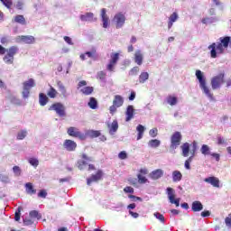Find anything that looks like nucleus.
Segmentation results:
<instances>
[{
	"instance_id": "5fc2aeb1",
	"label": "nucleus",
	"mask_w": 231,
	"mask_h": 231,
	"mask_svg": "<svg viewBox=\"0 0 231 231\" xmlns=\"http://www.w3.org/2000/svg\"><path fill=\"white\" fill-rule=\"evenodd\" d=\"M106 72L104 71H99L97 73V79H99V80H106Z\"/></svg>"
},
{
	"instance_id": "09e8293b",
	"label": "nucleus",
	"mask_w": 231,
	"mask_h": 231,
	"mask_svg": "<svg viewBox=\"0 0 231 231\" xmlns=\"http://www.w3.org/2000/svg\"><path fill=\"white\" fill-rule=\"evenodd\" d=\"M1 2L5 6H6V8H12V0H1Z\"/></svg>"
},
{
	"instance_id": "4c0bfd02",
	"label": "nucleus",
	"mask_w": 231,
	"mask_h": 231,
	"mask_svg": "<svg viewBox=\"0 0 231 231\" xmlns=\"http://www.w3.org/2000/svg\"><path fill=\"white\" fill-rule=\"evenodd\" d=\"M148 79H149V73H147V72H143L139 76V82L141 84H143V82H145V80H148Z\"/></svg>"
},
{
	"instance_id": "1a4fd4ad",
	"label": "nucleus",
	"mask_w": 231,
	"mask_h": 231,
	"mask_svg": "<svg viewBox=\"0 0 231 231\" xmlns=\"http://www.w3.org/2000/svg\"><path fill=\"white\" fill-rule=\"evenodd\" d=\"M114 21L117 29L122 28V26L125 24V15L122 13H118L115 15Z\"/></svg>"
},
{
	"instance_id": "c9c22d12",
	"label": "nucleus",
	"mask_w": 231,
	"mask_h": 231,
	"mask_svg": "<svg viewBox=\"0 0 231 231\" xmlns=\"http://www.w3.org/2000/svg\"><path fill=\"white\" fill-rule=\"evenodd\" d=\"M30 217H32L34 219H41L42 217V215L40 214L37 210H32L29 213Z\"/></svg>"
},
{
	"instance_id": "4be33fe9",
	"label": "nucleus",
	"mask_w": 231,
	"mask_h": 231,
	"mask_svg": "<svg viewBox=\"0 0 231 231\" xmlns=\"http://www.w3.org/2000/svg\"><path fill=\"white\" fill-rule=\"evenodd\" d=\"M110 134H115L118 131V121L114 120L111 125H108Z\"/></svg>"
},
{
	"instance_id": "72a5a7b5",
	"label": "nucleus",
	"mask_w": 231,
	"mask_h": 231,
	"mask_svg": "<svg viewBox=\"0 0 231 231\" xmlns=\"http://www.w3.org/2000/svg\"><path fill=\"white\" fill-rule=\"evenodd\" d=\"M19 51V48L17 46H12L8 49L7 54L11 55V57H14L17 52Z\"/></svg>"
},
{
	"instance_id": "8fccbe9b",
	"label": "nucleus",
	"mask_w": 231,
	"mask_h": 231,
	"mask_svg": "<svg viewBox=\"0 0 231 231\" xmlns=\"http://www.w3.org/2000/svg\"><path fill=\"white\" fill-rule=\"evenodd\" d=\"M138 71H140V68L138 67H134L130 71H129V75L133 76V75H138Z\"/></svg>"
},
{
	"instance_id": "0eeeda50",
	"label": "nucleus",
	"mask_w": 231,
	"mask_h": 231,
	"mask_svg": "<svg viewBox=\"0 0 231 231\" xmlns=\"http://www.w3.org/2000/svg\"><path fill=\"white\" fill-rule=\"evenodd\" d=\"M35 86L33 79H30L28 81L23 82V97L28 98L30 97V90Z\"/></svg>"
},
{
	"instance_id": "f8f14e48",
	"label": "nucleus",
	"mask_w": 231,
	"mask_h": 231,
	"mask_svg": "<svg viewBox=\"0 0 231 231\" xmlns=\"http://www.w3.org/2000/svg\"><path fill=\"white\" fill-rule=\"evenodd\" d=\"M86 56L88 57V59H92L93 60H98V54L97 53L96 50H93L91 51H87L85 54L80 55L81 60H86Z\"/></svg>"
},
{
	"instance_id": "423d86ee",
	"label": "nucleus",
	"mask_w": 231,
	"mask_h": 231,
	"mask_svg": "<svg viewBox=\"0 0 231 231\" xmlns=\"http://www.w3.org/2000/svg\"><path fill=\"white\" fill-rule=\"evenodd\" d=\"M49 111H55L59 116H66V107L62 103H55L49 107Z\"/></svg>"
},
{
	"instance_id": "603ef678",
	"label": "nucleus",
	"mask_w": 231,
	"mask_h": 231,
	"mask_svg": "<svg viewBox=\"0 0 231 231\" xmlns=\"http://www.w3.org/2000/svg\"><path fill=\"white\" fill-rule=\"evenodd\" d=\"M124 192H126V194H134V189L127 186L124 189Z\"/></svg>"
},
{
	"instance_id": "9d476101",
	"label": "nucleus",
	"mask_w": 231,
	"mask_h": 231,
	"mask_svg": "<svg viewBox=\"0 0 231 231\" xmlns=\"http://www.w3.org/2000/svg\"><path fill=\"white\" fill-rule=\"evenodd\" d=\"M103 176H104V171H102V170H98L96 174L91 175V177L87 180V184L91 185L93 181H100Z\"/></svg>"
},
{
	"instance_id": "e2e57ef3",
	"label": "nucleus",
	"mask_w": 231,
	"mask_h": 231,
	"mask_svg": "<svg viewBox=\"0 0 231 231\" xmlns=\"http://www.w3.org/2000/svg\"><path fill=\"white\" fill-rule=\"evenodd\" d=\"M225 223H226V226H229V227L231 226V214H229L228 217H226Z\"/></svg>"
},
{
	"instance_id": "bb28decb",
	"label": "nucleus",
	"mask_w": 231,
	"mask_h": 231,
	"mask_svg": "<svg viewBox=\"0 0 231 231\" xmlns=\"http://www.w3.org/2000/svg\"><path fill=\"white\" fill-rule=\"evenodd\" d=\"M162 142L158 139H152L148 142L149 147H152V149H156L157 147H160Z\"/></svg>"
},
{
	"instance_id": "052dcab7",
	"label": "nucleus",
	"mask_w": 231,
	"mask_h": 231,
	"mask_svg": "<svg viewBox=\"0 0 231 231\" xmlns=\"http://www.w3.org/2000/svg\"><path fill=\"white\" fill-rule=\"evenodd\" d=\"M82 159H83L84 162H86L87 164H88V162H93V158L87 156L86 153H84V154L82 155Z\"/></svg>"
},
{
	"instance_id": "6e6d98bb",
	"label": "nucleus",
	"mask_w": 231,
	"mask_h": 231,
	"mask_svg": "<svg viewBox=\"0 0 231 231\" xmlns=\"http://www.w3.org/2000/svg\"><path fill=\"white\" fill-rule=\"evenodd\" d=\"M169 19L171 23H176V21H178V14L173 13Z\"/></svg>"
},
{
	"instance_id": "ea45409f",
	"label": "nucleus",
	"mask_w": 231,
	"mask_h": 231,
	"mask_svg": "<svg viewBox=\"0 0 231 231\" xmlns=\"http://www.w3.org/2000/svg\"><path fill=\"white\" fill-rule=\"evenodd\" d=\"M4 61L5 64H14V56H11L10 54H6L4 57Z\"/></svg>"
},
{
	"instance_id": "680f3d73",
	"label": "nucleus",
	"mask_w": 231,
	"mask_h": 231,
	"mask_svg": "<svg viewBox=\"0 0 231 231\" xmlns=\"http://www.w3.org/2000/svg\"><path fill=\"white\" fill-rule=\"evenodd\" d=\"M118 106H116V105L113 104L110 107H109V111L111 115H115V113H116V108Z\"/></svg>"
},
{
	"instance_id": "9b49d317",
	"label": "nucleus",
	"mask_w": 231,
	"mask_h": 231,
	"mask_svg": "<svg viewBox=\"0 0 231 231\" xmlns=\"http://www.w3.org/2000/svg\"><path fill=\"white\" fill-rule=\"evenodd\" d=\"M16 42H24V44H33L35 42V37L30 35L18 36L16 38Z\"/></svg>"
},
{
	"instance_id": "c756f323",
	"label": "nucleus",
	"mask_w": 231,
	"mask_h": 231,
	"mask_svg": "<svg viewBox=\"0 0 231 231\" xmlns=\"http://www.w3.org/2000/svg\"><path fill=\"white\" fill-rule=\"evenodd\" d=\"M14 23H18V24H26V19L23 15L18 14L14 16Z\"/></svg>"
},
{
	"instance_id": "864d4df0",
	"label": "nucleus",
	"mask_w": 231,
	"mask_h": 231,
	"mask_svg": "<svg viewBox=\"0 0 231 231\" xmlns=\"http://www.w3.org/2000/svg\"><path fill=\"white\" fill-rule=\"evenodd\" d=\"M13 171L14 172L15 176H21V168L19 166H14L13 168Z\"/></svg>"
},
{
	"instance_id": "c85d7f7f",
	"label": "nucleus",
	"mask_w": 231,
	"mask_h": 231,
	"mask_svg": "<svg viewBox=\"0 0 231 231\" xmlns=\"http://www.w3.org/2000/svg\"><path fill=\"white\" fill-rule=\"evenodd\" d=\"M181 178H183V175L180 171H174L172 172V180L174 182L176 181H181Z\"/></svg>"
},
{
	"instance_id": "4d7b16f0",
	"label": "nucleus",
	"mask_w": 231,
	"mask_h": 231,
	"mask_svg": "<svg viewBox=\"0 0 231 231\" xmlns=\"http://www.w3.org/2000/svg\"><path fill=\"white\" fill-rule=\"evenodd\" d=\"M23 224L26 226H30V225H33V220L31 218H23Z\"/></svg>"
},
{
	"instance_id": "2eb2a0df",
	"label": "nucleus",
	"mask_w": 231,
	"mask_h": 231,
	"mask_svg": "<svg viewBox=\"0 0 231 231\" xmlns=\"http://www.w3.org/2000/svg\"><path fill=\"white\" fill-rule=\"evenodd\" d=\"M80 20L88 23H95V21H97V18L95 17V14H93V13H87L80 15Z\"/></svg>"
},
{
	"instance_id": "37998d69",
	"label": "nucleus",
	"mask_w": 231,
	"mask_h": 231,
	"mask_svg": "<svg viewBox=\"0 0 231 231\" xmlns=\"http://www.w3.org/2000/svg\"><path fill=\"white\" fill-rule=\"evenodd\" d=\"M29 163L32 165V167H38L39 166V160L36 158H29L28 160Z\"/></svg>"
},
{
	"instance_id": "a18cd8bd",
	"label": "nucleus",
	"mask_w": 231,
	"mask_h": 231,
	"mask_svg": "<svg viewBox=\"0 0 231 231\" xmlns=\"http://www.w3.org/2000/svg\"><path fill=\"white\" fill-rule=\"evenodd\" d=\"M88 165V162H86V161L81 160L78 162V168L79 169V171H83L84 166Z\"/></svg>"
},
{
	"instance_id": "e433bc0d",
	"label": "nucleus",
	"mask_w": 231,
	"mask_h": 231,
	"mask_svg": "<svg viewBox=\"0 0 231 231\" xmlns=\"http://www.w3.org/2000/svg\"><path fill=\"white\" fill-rule=\"evenodd\" d=\"M58 94H59V92H57V90L53 87H51L50 90L47 93V95H48V97H50V98H55Z\"/></svg>"
},
{
	"instance_id": "0e129e2a",
	"label": "nucleus",
	"mask_w": 231,
	"mask_h": 231,
	"mask_svg": "<svg viewBox=\"0 0 231 231\" xmlns=\"http://www.w3.org/2000/svg\"><path fill=\"white\" fill-rule=\"evenodd\" d=\"M118 158H120V160H125L127 158V153L125 152H121L118 154Z\"/></svg>"
},
{
	"instance_id": "7c9ffc66",
	"label": "nucleus",
	"mask_w": 231,
	"mask_h": 231,
	"mask_svg": "<svg viewBox=\"0 0 231 231\" xmlns=\"http://www.w3.org/2000/svg\"><path fill=\"white\" fill-rule=\"evenodd\" d=\"M88 106L90 109H97V107H98V102H97V99L95 97H90Z\"/></svg>"
},
{
	"instance_id": "338daca9",
	"label": "nucleus",
	"mask_w": 231,
	"mask_h": 231,
	"mask_svg": "<svg viewBox=\"0 0 231 231\" xmlns=\"http://www.w3.org/2000/svg\"><path fill=\"white\" fill-rule=\"evenodd\" d=\"M170 203L176 205V207H180V199H174L173 200H171Z\"/></svg>"
},
{
	"instance_id": "6e6552de",
	"label": "nucleus",
	"mask_w": 231,
	"mask_h": 231,
	"mask_svg": "<svg viewBox=\"0 0 231 231\" xmlns=\"http://www.w3.org/2000/svg\"><path fill=\"white\" fill-rule=\"evenodd\" d=\"M119 59H120L119 53H112L110 55L109 63L106 66V69H108V71H115V66H116V62H118Z\"/></svg>"
},
{
	"instance_id": "393cba45",
	"label": "nucleus",
	"mask_w": 231,
	"mask_h": 231,
	"mask_svg": "<svg viewBox=\"0 0 231 231\" xmlns=\"http://www.w3.org/2000/svg\"><path fill=\"white\" fill-rule=\"evenodd\" d=\"M136 131L138 132L137 140H142V138H143V133H145V126L138 125Z\"/></svg>"
},
{
	"instance_id": "f257e3e1",
	"label": "nucleus",
	"mask_w": 231,
	"mask_h": 231,
	"mask_svg": "<svg viewBox=\"0 0 231 231\" xmlns=\"http://www.w3.org/2000/svg\"><path fill=\"white\" fill-rule=\"evenodd\" d=\"M219 41L208 46V50H211L210 55L212 59H217L218 55H223L228 48V44H230V37L228 36L221 37Z\"/></svg>"
},
{
	"instance_id": "4468645a",
	"label": "nucleus",
	"mask_w": 231,
	"mask_h": 231,
	"mask_svg": "<svg viewBox=\"0 0 231 231\" xmlns=\"http://www.w3.org/2000/svg\"><path fill=\"white\" fill-rule=\"evenodd\" d=\"M63 147L69 152L75 151L77 149V143L71 140H65Z\"/></svg>"
},
{
	"instance_id": "7ed1b4c3",
	"label": "nucleus",
	"mask_w": 231,
	"mask_h": 231,
	"mask_svg": "<svg viewBox=\"0 0 231 231\" xmlns=\"http://www.w3.org/2000/svg\"><path fill=\"white\" fill-rule=\"evenodd\" d=\"M183 138V135H181L180 132H175L172 134L171 137V144H170V149L171 151H176L178 147L181 144V140Z\"/></svg>"
},
{
	"instance_id": "58836bf2",
	"label": "nucleus",
	"mask_w": 231,
	"mask_h": 231,
	"mask_svg": "<svg viewBox=\"0 0 231 231\" xmlns=\"http://www.w3.org/2000/svg\"><path fill=\"white\" fill-rule=\"evenodd\" d=\"M80 91L83 95H91L93 93V87H85Z\"/></svg>"
},
{
	"instance_id": "774afa93",
	"label": "nucleus",
	"mask_w": 231,
	"mask_h": 231,
	"mask_svg": "<svg viewBox=\"0 0 231 231\" xmlns=\"http://www.w3.org/2000/svg\"><path fill=\"white\" fill-rule=\"evenodd\" d=\"M64 41L65 42H67V44H73V42H71V38H69V36H65Z\"/></svg>"
},
{
	"instance_id": "c03bdc74",
	"label": "nucleus",
	"mask_w": 231,
	"mask_h": 231,
	"mask_svg": "<svg viewBox=\"0 0 231 231\" xmlns=\"http://www.w3.org/2000/svg\"><path fill=\"white\" fill-rule=\"evenodd\" d=\"M26 131H20L17 134V140H24V138H26Z\"/></svg>"
},
{
	"instance_id": "f3484780",
	"label": "nucleus",
	"mask_w": 231,
	"mask_h": 231,
	"mask_svg": "<svg viewBox=\"0 0 231 231\" xmlns=\"http://www.w3.org/2000/svg\"><path fill=\"white\" fill-rule=\"evenodd\" d=\"M204 181H206V183H209L212 187L219 189V179H217V177H208L204 179Z\"/></svg>"
},
{
	"instance_id": "de8ad7c7",
	"label": "nucleus",
	"mask_w": 231,
	"mask_h": 231,
	"mask_svg": "<svg viewBox=\"0 0 231 231\" xmlns=\"http://www.w3.org/2000/svg\"><path fill=\"white\" fill-rule=\"evenodd\" d=\"M217 145H224V143H226V142L225 141V138L219 134L217 136Z\"/></svg>"
},
{
	"instance_id": "20e7f679",
	"label": "nucleus",
	"mask_w": 231,
	"mask_h": 231,
	"mask_svg": "<svg viewBox=\"0 0 231 231\" xmlns=\"http://www.w3.org/2000/svg\"><path fill=\"white\" fill-rule=\"evenodd\" d=\"M225 83V74L221 73L218 76L212 78L211 79V88L212 89H219L221 85Z\"/></svg>"
},
{
	"instance_id": "b1692460",
	"label": "nucleus",
	"mask_w": 231,
	"mask_h": 231,
	"mask_svg": "<svg viewBox=\"0 0 231 231\" xmlns=\"http://www.w3.org/2000/svg\"><path fill=\"white\" fill-rule=\"evenodd\" d=\"M192 210L193 212H201V210H203V204H201V202L199 201H194L192 203Z\"/></svg>"
},
{
	"instance_id": "a211bd4d",
	"label": "nucleus",
	"mask_w": 231,
	"mask_h": 231,
	"mask_svg": "<svg viewBox=\"0 0 231 231\" xmlns=\"http://www.w3.org/2000/svg\"><path fill=\"white\" fill-rule=\"evenodd\" d=\"M149 176L152 180H160V178H162V176H163V170H162V169L155 170V171H152L149 174Z\"/></svg>"
},
{
	"instance_id": "49530a36",
	"label": "nucleus",
	"mask_w": 231,
	"mask_h": 231,
	"mask_svg": "<svg viewBox=\"0 0 231 231\" xmlns=\"http://www.w3.org/2000/svg\"><path fill=\"white\" fill-rule=\"evenodd\" d=\"M149 134L152 136V138H156V136H158V128L151 129Z\"/></svg>"
},
{
	"instance_id": "473e14b6",
	"label": "nucleus",
	"mask_w": 231,
	"mask_h": 231,
	"mask_svg": "<svg viewBox=\"0 0 231 231\" xmlns=\"http://www.w3.org/2000/svg\"><path fill=\"white\" fill-rule=\"evenodd\" d=\"M200 152H201L202 154H204L205 156H207V155H208V154H212V153L210 152V147H208V145H207V144H203V145H202V147H201V149H200Z\"/></svg>"
},
{
	"instance_id": "412c9836",
	"label": "nucleus",
	"mask_w": 231,
	"mask_h": 231,
	"mask_svg": "<svg viewBox=\"0 0 231 231\" xmlns=\"http://www.w3.org/2000/svg\"><path fill=\"white\" fill-rule=\"evenodd\" d=\"M113 104L116 107H122L124 106V97L120 95H116L113 100Z\"/></svg>"
},
{
	"instance_id": "79ce46f5",
	"label": "nucleus",
	"mask_w": 231,
	"mask_h": 231,
	"mask_svg": "<svg viewBox=\"0 0 231 231\" xmlns=\"http://www.w3.org/2000/svg\"><path fill=\"white\" fill-rule=\"evenodd\" d=\"M153 216L156 217V219H159V221H161V223H165V217H163L162 214L156 212L153 214Z\"/></svg>"
},
{
	"instance_id": "bf43d9fd",
	"label": "nucleus",
	"mask_w": 231,
	"mask_h": 231,
	"mask_svg": "<svg viewBox=\"0 0 231 231\" xmlns=\"http://www.w3.org/2000/svg\"><path fill=\"white\" fill-rule=\"evenodd\" d=\"M46 196H48V192H46L45 189H42V190H40V192L38 193V197H39V198H43V199H45Z\"/></svg>"
},
{
	"instance_id": "5701e85b",
	"label": "nucleus",
	"mask_w": 231,
	"mask_h": 231,
	"mask_svg": "<svg viewBox=\"0 0 231 231\" xmlns=\"http://www.w3.org/2000/svg\"><path fill=\"white\" fill-rule=\"evenodd\" d=\"M180 148L182 149V156H184V158H187V156H189V152H190V145L189 144V143H183V145L180 146Z\"/></svg>"
},
{
	"instance_id": "aec40b11",
	"label": "nucleus",
	"mask_w": 231,
	"mask_h": 231,
	"mask_svg": "<svg viewBox=\"0 0 231 231\" xmlns=\"http://www.w3.org/2000/svg\"><path fill=\"white\" fill-rule=\"evenodd\" d=\"M57 86H58V89L61 93L62 97H64V98H68L69 94H68V90L66 89V87L64 86V84L61 83V81H58Z\"/></svg>"
},
{
	"instance_id": "a19ab883",
	"label": "nucleus",
	"mask_w": 231,
	"mask_h": 231,
	"mask_svg": "<svg viewBox=\"0 0 231 231\" xmlns=\"http://www.w3.org/2000/svg\"><path fill=\"white\" fill-rule=\"evenodd\" d=\"M25 187L27 189V192L29 194H35L37 191L33 189V185H32V183H26Z\"/></svg>"
},
{
	"instance_id": "ddd939ff",
	"label": "nucleus",
	"mask_w": 231,
	"mask_h": 231,
	"mask_svg": "<svg viewBox=\"0 0 231 231\" xmlns=\"http://www.w3.org/2000/svg\"><path fill=\"white\" fill-rule=\"evenodd\" d=\"M134 60L137 66L143 64V53H142V51H136L134 52Z\"/></svg>"
},
{
	"instance_id": "a878e982",
	"label": "nucleus",
	"mask_w": 231,
	"mask_h": 231,
	"mask_svg": "<svg viewBox=\"0 0 231 231\" xmlns=\"http://www.w3.org/2000/svg\"><path fill=\"white\" fill-rule=\"evenodd\" d=\"M167 194L169 201H172L173 199H176V191L172 188H167Z\"/></svg>"
},
{
	"instance_id": "39448f33",
	"label": "nucleus",
	"mask_w": 231,
	"mask_h": 231,
	"mask_svg": "<svg viewBox=\"0 0 231 231\" xmlns=\"http://www.w3.org/2000/svg\"><path fill=\"white\" fill-rule=\"evenodd\" d=\"M67 133L69 136L79 138V140H86V134H82L77 127L70 126L68 128Z\"/></svg>"
},
{
	"instance_id": "cd10ccee",
	"label": "nucleus",
	"mask_w": 231,
	"mask_h": 231,
	"mask_svg": "<svg viewBox=\"0 0 231 231\" xmlns=\"http://www.w3.org/2000/svg\"><path fill=\"white\" fill-rule=\"evenodd\" d=\"M87 136H89V138H98L100 136V131L97 130H88L86 133Z\"/></svg>"
},
{
	"instance_id": "6ab92c4d",
	"label": "nucleus",
	"mask_w": 231,
	"mask_h": 231,
	"mask_svg": "<svg viewBox=\"0 0 231 231\" xmlns=\"http://www.w3.org/2000/svg\"><path fill=\"white\" fill-rule=\"evenodd\" d=\"M101 17H102L103 28H107V26H109V17L107 16V14H106L105 8L101 10Z\"/></svg>"
},
{
	"instance_id": "f704fd0d",
	"label": "nucleus",
	"mask_w": 231,
	"mask_h": 231,
	"mask_svg": "<svg viewBox=\"0 0 231 231\" xmlns=\"http://www.w3.org/2000/svg\"><path fill=\"white\" fill-rule=\"evenodd\" d=\"M167 102H168V104H170V106H176L178 104V97L169 96L167 97Z\"/></svg>"
},
{
	"instance_id": "3c124183",
	"label": "nucleus",
	"mask_w": 231,
	"mask_h": 231,
	"mask_svg": "<svg viewBox=\"0 0 231 231\" xmlns=\"http://www.w3.org/2000/svg\"><path fill=\"white\" fill-rule=\"evenodd\" d=\"M21 219V208H18V209L15 211L14 214V220L19 221Z\"/></svg>"
},
{
	"instance_id": "69168bd1",
	"label": "nucleus",
	"mask_w": 231,
	"mask_h": 231,
	"mask_svg": "<svg viewBox=\"0 0 231 231\" xmlns=\"http://www.w3.org/2000/svg\"><path fill=\"white\" fill-rule=\"evenodd\" d=\"M128 198L130 199H133V201H142V198H140V197H136V196H134V195H129L128 196Z\"/></svg>"
},
{
	"instance_id": "13d9d810",
	"label": "nucleus",
	"mask_w": 231,
	"mask_h": 231,
	"mask_svg": "<svg viewBox=\"0 0 231 231\" xmlns=\"http://www.w3.org/2000/svg\"><path fill=\"white\" fill-rule=\"evenodd\" d=\"M139 183H147V178L143 177L142 174L137 176Z\"/></svg>"
},
{
	"instance_id": "2f4dec72",
	"label": "nucleus",
	"mask_w": 231,
	"mask_h": 231,
	"mask_svg": "<svg viewBox=\"0 0 231 231\" xmlns=\"http://www.w3.org/2000/svg\"><path fill=\"white\" fill-rule=\"evenodd\" d=\"M48 100L49 98L47 97L46 95L41 93L39 96V102L42 106H46V104H48Z\"/></svg>"
},
{
	"instance_id": "dca6fc26",
	"label": "nucleus",
	"mask_w": 231,
	"mask_h": 231,
	"mask_svg": "<svg viewBox=\"0 0 231 231\" xmlns=\"http://www.w3.org/2000/svg\"><path fill=\"white\" fill-rule=\"evenodd\" d=\"M126 118H125V122H130V120H133V118H134V106H128L126 108Z\"/></svg>"
},
{
	"instance_id": "f03ea898",
	"label": "nucleus",
	"mask_w": 231,
	"mask_h": 231,
	"mask_svg": "<svg viewBox=\"0 0 231 231\" xmlns=\"http://www.w3.org/2000/svg\"><path fill=\"white\" fill-rule=\"evenodd\" d=\"M196 77L199 82V87L204 91L205 95L208 97V98H213L214 95L210 92L208 87H207V78L201 70H196Z\"/></svg>"
}]
</instances>
